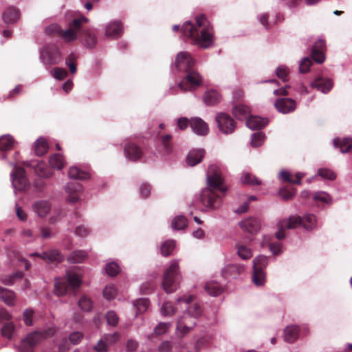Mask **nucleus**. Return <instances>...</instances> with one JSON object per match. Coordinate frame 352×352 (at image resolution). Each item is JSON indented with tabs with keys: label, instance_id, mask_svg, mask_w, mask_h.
Returning a JSON list of instances; mask_svg holds the SVG:
<instances>
[{
	"label": "nucleus",
	"instance_id": "1",
	"mask_svg": "<svg viewBox=\"0 0 352 352\" xmlns=\"http://www.w3.org/2000/svg\"><path fill=\"white\" fill-rule=\"evenodd\" d=\"M207 186L200 192L199 202L203 206L202 211L212 212L221 206V197L214 192L218 190L225 192L228 188L224 185L221 168L216 164L209 165L206 173Z\"/></svg>",
	"mask_w": 352,
	"mask_h": 352
},
{
	"label": "nucleus",
	"instance_id": "2",
	"mask_svg": "<svg viewBox=\"0 0 352 352\" xmlns=\"http://www.w3.org/2000/svg\"><path fill=\"white\" fill-rule=\"evenodd\" d=\"M183 34L190 38L199 47L206 49L213 44V33L205 16L200 14L195 18V23H184L182 28Z\"/></svg>",
	"mask_w": 352,
	"mask_h": 352
},
{
	"label": "nucleus",
	"instance_id": "3",
	"mask_svg": "<svg viewBox=\"0 0 352 352\" xmlns=\"http://www.w3.org/2000/svg\"><path fill=\"white\" fill-rule=\"evenodd\" d=\"M182 275L179 268V261H170L164 271L162 287L166 293H172L177 289Z\"/></svg>",
	"mask_w": 352,
	"mask_h": 352
},
{
	"label": "nucleus",
	"instance_id": "4",
	"mask_svg": "<svg viewBox=\"0 0 352 352\" xmlns=\"http://www.w3.org/2000/svg\"><path fill=\"white\" fill-rule=\"evenodd\" d=\"M82 275L78 270H68L65 275L67 283L63 282L60 278L55 279L54 292L57 296H64L69 289H77L82 284Z\"/></svg>",
	"mask_w": 352,
	"mask_h": 352
},
{
	"label": "nucleus",
	"instance_id": "5",
	"mask_svg": "<svg viewBox=\"0 0 352 352\" xmlns=\"http://www.w3.org/2000/svg\"><path fill=\"white\" fill-rule=\"evenodd\" d=\"M55 333V328L52 326L47 330L41 332L38 331L29 333L24 340H22L19 349L21 352L28 351L29 348L32 347L43 339L53 336Z\"/></svg>",
	"mask_w": 352,
	"mask_h": 352
},
{
	"label": "nucleus",
	"instance_id": "6",
	"mask_svg": "<svg viewBox=\"0 0 352 352\" xmlns=\"http://www.w3.org/2000/svg\"><path fill=\"white\" fill-rule=\"evenodd\" d=\"M300 216L292 214L289 217L280 219L276 222V228L278 229L275 235L278 240L283 239L286 237L285 230H295L300 228Z\"/></svg>",
	"mask_w": 352,
	"mask_h": 352
},
{
	"label": "nucleus",
	"instance_id": "7",
	"mask_svg": "<svg viewBox=\"0 0 352 352\" xmlns=\"http://www.w3.org/2000/svg\"><path fill=\"white\" fill-rule=\"evenodd\" d=\"M40 60L45 65L58 64L62 60L60 51L54 44L45 45L40 50Z\"/></svg>",
	"mask_w": 352,
	"mask_h": 352
},
{
	"label": "nucleus",
	"instance_id": "8",
	"mask_svg": "<svg viewBox=\"0 0 352 352\" xmlns=\"http://www.w3.org/2000/svg\"><path fill=\"white\" fill-rule=\"evenodd\" d=\"M185 76L177 85V88L182 91H191L192 89L201 85L202 77L195 69L191 68L185 72Z\"/></svg>",
	"mask_w": 352,
	"mask_h": 352
},
{
	"label": "nucleus",
	"instance_id": "9",
	"mask_svg": "<svg viewBox=\"0 0 352 352\" xmlns=\"http://www.w3.org/2000/svg\"><path fill=\"white\" fill-rule=\"evenodd\" d=\"M88 22V19L80 16L74 18L69 23L67 30L61 32V37L65 42H72L77 39L82 23Z\"/></svg>",
	"mask_w": 352,
	"mask_h": 352
},
{
	"label": "nucleus",
	"instance_id": "10",
	"mask_svg": "<svg viewBox=\"0 0 352 352\" xmlns=\"http://www.w3.org/2000/svg\"><path fill=\"white\" fill-rule=\"evenodd\" d=\"M13 170L10 173L12 184L16 190H26L30 184L25 176V170L23 168L18 167L16 163H12Z\"/></svg>",
	"mask_w": 352,
	"mask_h": 352
},
{
	"label": "nucleus",
	"instance_id": "11",
	"mask_svg": "<svg viewBox=\"0 0 352 352\" xmlns=\"http://www.w3.org/2000/svg\"><path fill=\"white\" fill-rule=\"evenodd\" d=\"M190 312H184L177 319L176 333L182 337L189 332L196 324V319L190 316Z\"/></svg>",
	"mask_w": 352,
	"mask_h": 352
},
{
	"label": "nucleus",
	"instance_id": "12",
	"mask_svg": "<svg viewBox=\"0 0 352 352\" xmlns=\"http://www.w3.org/2000/svg\"><path fill=\"white\" fill-rule=\"evenodd\" d=\"M215 120L219 130L224 134H230L235 129V122L225 113H218L216 115Z\"/></svg>",
	"mask_w": 352,
	"mask_h": 352
},
{
	"label": "nucleus",
	"instance_id": "13",
	"mask_svg": "<svg viewBox=\"0 0 352 352\" xmlns=\"http://www.w3.org/2000/svg\"><path fill=\"white\" fill-rule=\"evenodd\" d=\"M194 65L195 60L188 52H181L176 56L175 67L177 70L186 72L192 68Z\"/></svg>",
	"mask_w": 352,
	"mask_h": 352
},
{
	"label": "nucleus",
	"instance_id": "14",
	"mask_svg": "<svg viewBox=\"0 0 352 352\" xmlns=\"http://www.w3.org/2000/svg\"><path fill=\"white\" fill-rule=\"evenodd\" d=\"M239 226L247 233L256 234L261 228V223L258 219L251 217L239 221Z\"/></svg>",
	"mask_w": 352,
	"mask_h": 352
},
{
	"label": "nucleus",
	"instance_id": "15",
	"mask_svg": "<svg viewBox=\"0 0 352 352\" xmlns=\"http://www.w3.org/2000/svg\"><path fill=\"white\" fill-rule=\"evenodd\" d=\"M67 193V201L75 204L80 200V195L82 192V186L76 182H68L65 187Z\"/></svg>",
	"mask_w": 352,
	"mask_h": 352
},
{
	"label": "nucleus",
	"instance_id": "16",
	"mask_svg": "<svg viewBox=\"0 0 352 352\" xmlns=\"http://www.w3.org/2000/svg\"><path fill=\"white\" fill-rule=\"evenodd\" d=\"M274 106L278 112L287 114L296 109V103L290 98H283L277 99L274 102Z\"/></svg>",
	"mask_w": 352,
	"mask_h": 352
},
{
	"label": "nucleus",
	"instance_id": "17",
	"mask_svg": "<svg viewBox=\"0 0 352 352\" xmlns=\"http://www.w3.org/2000/svg\"><path fill=\"white\" fill-rule=\"evenodd\" d=\"M125 157L132 162L140 160L142 156V151L140 146L133 142H129L124 146Z\"/></svg>",
	"mask_w": 352,
	"mask_h": 352
},
{
	"label": "nucleus",
	"instance_id": "18",
	"mask_svg": "<svg viewBox=\"0 0 352 352\" xmlns=\"http://www.w3.org/2000/svg\"><path fill=\"white\" fill-rule=\"evenodd\" d=\"M300 228L306 231H313L319 228L317 217L312 213H306L300 217Z\"/></svg>",
	"mask_w": 352,
	"mask_h": 352
},
{
	"label": "nucleus",
	"instance_id": "19",
	"mask_svg": "<svg viewBox=\"0 0 352 352\" xmlns=\"http://www.w3.org/2000/svg\"><path fill=\"white\" fill-rule=\"evenodd\" d=\"M24 164L34 168L35 173L40 177L49 178L53 175V171L42 161L36 163L34 162H24Z\"/></svg>",
	"mask_w": 352,
	"mask_h": 352
},
{
	"label": "nucleus",
	"instance_id": "20",
	"mask_svg": "<svg viewBox=\"0 0 352 352\" xmlns=\"http://www.w3.org/2000/svg\"><path fill=\"white\" fill-rule=\"evenodd\" d=\"M190 126L192 132L198 135H206L209 131L208 124L198 117L190 119Z\"/></svg>",
	"mask_w": 352,
	"mask_h": 352
},
{
	"label": "nucleus",
	"instance_id": "21",
	"mask_svg": "<svg viewBox=\"0 0 352 352\" xmlns=\"http://www.w3.org/2000/svg\"><path fill=\"white\" fill-rule=\"evenodd\" d=\"M244 270L243 265L228 264L222 270V276L226 279L236 278Z\"/></svg>",
	"mask_w": 352,
	"mask_h": 352
},
{
	"label": "nucleus",
	"instance_id": "22",
	"mask_svg": "<svg viewBox=\"0 0 352 352\" xmlns=\"http://www.w3.org/2000/svg\"><path fill=\"white\" fill-rule=\"evenodd\" d=\"M122 31L123 28L120 22L111 21L106 25L104 35L110 38H118L121 36Z\"/></svg>",
	"mask_w": 352,
	"mask_h": 352
},
{
	"label": "nucleus",
	"instance_id": "23",
	"mask_svg": "<svg viewBox=\"0 0 352 352\" xmlns=\"http://www.w3.org/2000/svg\"><path fill=\"white\" fill-rule=\"evenodd\" d=\"M310 86L324 94H326L333 87V82L330 78L320 77L313 81Z\"/></svg>",
	"mask_w": 352,
	"mask_h": 352
},
{
	"label": "nucleus",
	"instance_id": "24",
	"mask_svg": "<svg viewBox=\"0 0 352 352\" xmlns=\"http://www.w3.org/2000/svg\"><path fill=\"white\" fill-rule=\"evenodd\" d=\"M34 212L40 217H45L51 210V206L48 201L39 200L32 205Z\"/></svg>",
	"mask_w": 352,
	"mask_h": 352
},
{
	"label": "nucleus",
	"instance_id": "25",
	"mask_svg": "<svg viewBox=\"0 0 352 352\" xmlns=\"http://www.w3.org/2000/svg\"><path fill=\"white\" fill-rule=\"evenodd\" d=\"M31 256H37L45 261L49 262H60L63 259V256L57 250H52L48 252H43L41 254L35 252L31 254Z\"/></svg>",
	"mask_w": 352,
	"mask_h": 352
},
{
	"label": "nucleus",
	"instance_id": "26",
	"mask_svg": "<svg viewBox=\"0 0 352 352\" xmlns=\"http://www.w3.org/2000/svg\"><path fill=\"white\" fill-rule=\"evenodd\" d=\"M202 99L206 105L214 106L221 102V96L217 90L209 89L204 94Z\"/></svg>",
	"mask_w": 352,
	"mask_h": 352
},
{
	"label": "nucleus",
	"instance_id": "27",
	"mask_svg": "<svg viewBox=\"0 0 352 352\" xmlns=\"http://www.w3.org/2000/svg\"><path fill=\"white\" fill-rule=\"evenodd\" d=\"M268 122L269 120L267 118L248 116L246 120V125L252 130H256L265 127Z\"/></svg>",
	"mask_w": 352,
	"mask_h": 352
},
{
	"label": "nucleus",
	"instance_id": "28",
	"mask_svg": "<svg viewBox=\"0 0 352 352\" xmlns=\"http://www.w3.org/2000/svg\"><path fill=\"white\" fill-rule=\"evenodd\" d=\"M205 151L203 148L192 149L189 151L186 157V163L190 166H194L200 163L204 156Z\"/></svg>",
	"mask_w": 352,
	"mask_h": 352
},
{
	"label": "nucleus",
	"instance_id": "29",
	"mask_svg": "<svg viewBox=\"0 0 352 352\" xmlns=\"http://www.w3.org/2000/svg\"><path fill=\"white\" fill-rule=\"evenodd\" d=\"M206 292L210 296H217L223 292V286L222 283H219L214 279H211L206 283Z\"/></svg>",
	"mask_w": 352,
	"mask_h": 352
},
{
	"label": "nucleus",
	"instance_id": "30",
	"mask_svg": "<svg viewBox=\"0 0 352 352\" xmlns=\"http://www.w3.org/2000/svg\"><path fill=\"white\" fill-rule=\"evenodd\" d=\"M305 176V174L301 172H298L295 174V179H293L292 174L285 170H281L278 174V179L282 182H287L291 184H300L301 179Z\"/></svg>",
	"mask_w": 352,
	"mask_h": 352
},
{
	"label": "nucleus",
	"instance_id": "31",
	"mask_svg": "<svg viewBox=\"0 0 352 352\" xmlns=\"http://www.w3.org/2000/svg\"><path fill=\"white\" fill-rule=\"evenodd\" d=\"M300 328L297 325H289L284 330V339L286 342L292 343L295 342L299 335Z\"/></svg>",
	"mask_w": 352,
	"mask_h": 352
},
{
	"label": "nucleus",
	"instance_id": "32",
	"mask_svg": "<svg viewBox=\"0 0 352 352\" xmlns=\"http://www.w3.org/2000/svg\"><path fill=\"white\" fill-rule=\"evenodd\" d=\"M16 144V141L10 134L0 136V150L3 151L11 150Z\"/></svg>",
	"mask_w": 352,
	"mask_h": 352
},
{
	"label": "nucleus",
	"instance_id": "33",
	"mask_svg": "<svg viewBox=\"0 0 352 352\" xmlns=\"http://www.w3.org/2000/svg\"><path fill=\"white\" fill-rule=\"evenodd\" d=\"M20 13L18 9L10 7L8 8L3 14V19L6 23H13L19 18Z\"/></svg>",
	"mask_w": 352,
	"mask_h": 352
},
{
	"label": "nucleus",
	"instance_id": "34",
	"mask_svg": "<svg viewBox=\"0 0 352 352\" xmlns=\"http://www.w3.org/2000/svg\"><path fill=\"white\" fill-rule=\"evenodd\" d=\"M68 176L71 179L84 180L89 177V173L81 170L76 166H72L68 170Z\"/></svg>",
	"mask_w": 352,
	"mask_h": 352
},
{
	"label": "nucleus",
	"instance_id": "35",
	"mask_svg": "<svg viewBox=\"0 0 352 352\" xmlns=\"http://www.w3.org/2000/svg\"><path fill=\"white\" fill-rule=\"evenodd\" d=\"M0 298L8 306L15 304V294L8 289L0 287Z\"/></svg>",
	"mask_w": 352,
	"mask_h": 352
},
{
	"label": "nucleus",
	"instance_id": "36",
	"mask_svg": "<svg viewBox=\"0 0 352 352\" xmlns=\"http://www.w3.org/2000/svg\"><path fill=\"white\" fill-rule=\"evenodd\" d=\"M236 249L237 255L243 260H248L253 255L251 248L241 243L236 244Z\"/></svg>",
	"mask_w": 352,
	"mask_h": 352
},
{
	"label": "nucleus",
	"instance_id": "37",
	"mask_svg": "<svg viewBox=\"0 0 352 352\" xmlns=\"http://www.w3.org/2000/svg\"><path fill=\"white\" fill-rule=\"evenodd\" d=\"M34 150L38 156L45 154L48 150V144L46 140L43 138H38L34 142Z\"/></svg>",
	"mask_w": 352,
	"mask_h": 352
},
{
	"label": "nucleus",
	"instance_id": "38",
	"mask_svg": "<svg viewBox=\"0 0 352 352\" xmlns=\"http://www.w3.org/2000/svg\"><path fill=\"white\" fill-rule=\"evenodd\" d=\"M170 226L174 231L183 230L187 226V219L183 215L175 216L171 220Z\"/></svg>",
	"mask_w": 352,
	"mask_h": 352
},
{
	"label": "nucleus",
	"instance_id": "39",
	"mask_svg": "<svg viewBox=\"0 0 352 352\" xmlns=\"http://www.w3.org/2000/svg\"><path fill=\"white\" fill-rule=\"evenodd\" d=\"M313 200L318 204L329 205L332 203V198L324 191H318L314 194Z\"/></svg>",
	"mask_w": 352,
	"mask_h": 352
},
{
	"label": "nucleus",
	"instance_id": "40",
	"mask_svg": "<svg viewBox=\"0 0 352 352\" xmlns=\"http://www.w3.org/2000/svg\"><path fill=\"white\" fill-rule=\"evenodd\" d=\"M87 257V253L84 250H76L69 254L67 257L69 262L72 263H80Z\"/></svg>",
	"mask_w": 352,
	"mask_h": 352
},
{
	"label": "nucleus",
	"instance_id": "41",
	"mask_svg": "<svg viewBox=\"0 0 352 352\" xmlns=\"http://www.w3.org/2000/svg\"><path fill=\"white\" fill-rule=\"evenodd\" d=\"M253 283L258 287L264 285L266 281V273L265 270H253L252 278Z\"/></svg>",
	"mask_w": 352,
	"mask_h": 352
},
{
	"label": "nucleus",
	"instance_id": "42",
	"mask_svg": "<svg viewBox=\"0 0 352 352\" xmlns=\"http://www.w3.org/2000/svg\"><path fill=\"white\" fill-rule=\"evenodd\" d=\"M335 146L339 145L340 151L343 153L348 152L352 148V139L349 138H343L340 140L338 138L333 140Z\"/></svg>",
	"mask_w": 352,
	"mask_h": 352
},
{
	"label": "nucleus",
	"instance_id": "43",
	"mask_svg": "<svg viewBox=\"0 0 352 352\" xmlns=\"http://www.w3.org/2000/svg\"><path fill=\"white\" fill-rule=\"evenodd\" d=\"M176 311L177 308L169 301L164 302L160 307V314L164 317H171Z\"/></svg>",
	"mask_w": 352,
	"mask_h": 352
},
{
	"label": "nucleus",
	"instance_id": "44",
	"mask_svg": "<svg viewBox=\"0 0 352 352\" xmlns=\"http://www.w3.org/2000/svg\"><path fill=\"white\" fill-rule=\"evenodd\" d=\"M49 163L54 169L60 170L65 166V160L60 154H54L50 156Z\"/></svg>",
	"mask_w": 352,
	"mask_h": 352
},
{
	"label": "nucleus",
	"instance_id": "45",
	"mask_svg": "<svg viewBox=\"0 0 352 352\" xmlns=\"http://www.w3.org/2000/svg\"><path fill=\"white\" fill-rule=\"evenodd\" d=\"M232 113L236 118L243 119L248 117L250 109L245 105L239 104L233 108Z\"/></svg>",
	"mask_w": 352,
	"mask_h": 352
},
{
	"label": "nucleus",
	"instance_id": "46",
	"mask_svg": "<svg viewBox=\"0 0 352 352\" xmlns=\"http://www.w3.org/2000/svg\"><path fill=\"white\" fill-rule=\"evenodd\" d=\"M268 265V258L264 255H258L253 260V270H265Z\"/></svg>",
	"mask_w": 352,
	"mask_h": 352
},
{
	"label": "nucleus",
	"instance_id": "47",
	"mask_svg": "<svg viewBox=\"0 0 352 352\" xmlns=\"http://www.w3.org/2000/svg\"><path fill=\"white\" fill-rule=\"evenodd\" d=\"M97 43V37L96 33L91 30H87L85 32L84 43L87 47H94Z\"/></svg>",
	"mask_w": 352,
	"mask_h": 352
},
{
	"label": "nucleus",
	"instance_id": "48",
	"mask_svg": "<svg viewBox=\"0 0 352 352\" xmlns=\"http://www.w3.org/2000/svg\"><path fill=\"white\" fill-rule=\"evenodd\" d=\"M176 243L174 240L164 242L160 247V252L164 256H169L175 249Z\"/></svg>",
	"mask_w": 352,
	"mask_h": 352
},
{
	"label": "nucleus",
	"instance_id": "49",
	"mask_svg": "<svg viewBox=\"0 0 352 352\" xmlns=\"http://www.w3.org/2000/svg\"><path fill=\"white\" fill-rule=\"evenodd\" d=\"M1 333L4 338H12L16 333V328L12 322L6 323L1 329Z\"/></svg>",
	"mask_w": 352,
	"mask_h": 352
},
{
	"label": "nucleus",
	"instance_id": "50",
	"mask_svg": "<svg viewBox=\"0 0 352 352\" xmlns=\"http://www.w3.org/2000/svg\"><path fill=\"white\" fill-rule=\"evenodd\" d=\"M296 194V190L292 187L282 188L278 191L279 196L285 201L292 199Z\"/></svg>",
	"mask_w": 352,
	"mask_h": 352
},
{
	"label": "nucleus",
	"instance_id": "51",
	"mask_svg": "<svg viewBox=\"0 0 352 352\" xmlns=\"http://www.w3.org/2000/svg\"><path fill=\"white\" fill-rule=\"evenodd\" d=\"M133 305L136 308L138 313L145 312L149 307L150 302L148 298H140L133 301ZM137 315H135L136 316Z\"/></svg>",
	"mask_w": 352,
	"mask_h": 352
},
{
	"label": "nucleus",
	"instance_id": "52",
	"mask_svg": "<svg viewBox=\"0 0 352 352\" xmlns=\"http://www.w3.org/2000/svg\"><path fill=\"white\" fill-rule=\"evenodd\" d=\"M241 181L243 184H247L252 186L261 184V180H259L254 175L249 173H243L241 177Z\"/></svg>",
	"mask_w": 352,
	"mask_h": 352
},
{
	"label": "nucleus",
	"instance_id": "53",
	"mask_svg": "<svg viewBox=\"0 0 352 352\" xmlns=\"http://www.w3.org/2000/svg\"><path fill=\"white\" fill-rule=\"evenodd\" d=\"M104 271L109 276H115L120 272V268L117 263L111 261L106 264Z\"/></svg>",
	"mask_w": 352,
	"mask_h": 352
},
{
	"label": "nucleus",
	"instance_id": "54",
	"mask_svg": "<svg viewBox=\"0 0 352 352\" xmlns=\"http://www.w3.org/2000/svg\"><path fill=\"white\" fill-rule=\"evenodd\" d=\"M117 293V289L113 284L107 285L103 289V296L108 300L114 299Z\"/></svg>",
	"mask_w": 352,
	"mask_h": 352
},
{
	"label": "nucleus",
	"instance_id": "55",
	"mask_svg": "<svg viewBox=\"0 0 352 352\" xmlns=\"http://www.w3.org/2000/svg\"><path fill=\"white\" fill-rule=\"evenodd\" d=\"M78 306L84 311H90L93 308V302L90 298L83 296L78 301Z\"/></svg>",
	"mask_w": 352,
	"mask_h": 352
},
{
	"label": "nucleus",
	"instance_id": "56",
	"mask_svg": "<svg viewBox=\"0 0 352 352\" xmlns=\"http://www.w3.org/2000/svg\"><path fill=\"white\" fill-rule=\"evenodd\" d=\"M289 69L287 66L282 65H279L276 69V76L281 79L283 82L288 80V75L289 74Z\"/></svg>",
	"mask_w": 352,
	"mask_h": 352
},
{
	"label": "nucleus",
	"instance_id": "57",
	"mask_svg": "<svg viewBox=\"0 0 352 352\" xmlns=\"http://www.w3.org/2000/svg\"><path fill=\"white\" fill-rule=\"evenodd\" d=\"M265 138L263 133H256L252 134L251 138V146L252 147H258L263 144Z\"/></svg>",
	"mask_w": 352,
	"mask_h": 352
},
{
	"label": "nucleus",
	"instance_id": "58",
	"mask_svg": "<svg viewBox=\"0 0 352 352\" xmlns=\"http://www.w3.org/2000/svg\"><path fill=\"white\" fill-rule=\"evenodd\" d=\"M170 135H165L161 138V146L165 153L168 154L172 151V144Z\"/></svg>",
	"mask_w": 352,
	"mask_h": 352
},
{
	"label": "nucleus",
	"instance_id": "59",
	"mask_svg": "<svg viewBox=\"0 0 352 352\" xmlns=\"http://www.w3.org/2000/svg\"><path fill=\"white\" fill-rule=\"evenodd\" d=\"M317 175L321 177L323 179L329 180H334L336 177L335 173L328 168L318 169Z\"/></svg>",
	"mask_w": 352,
	"mask_h": 352
},
{
	"label": "nucleus",
	"instance_id": "60",
	"mask_svg": "<svg viewBox=\"0 0 352 352\" xmlns=\"http://www.w3.org/2000/svg\"><path fill=\"white\" fill-rule=\"evenodd\" d=\"M84 337L83 333L81 331H76L71 333L69 336V342L74 344H78Z\"/></svg>",
	"mask_w": 352,
	"mask_h": 352
},
{
	"label": "nucleus",
	"instance_id": "61",
	"mask_svg": "<svg viewBox=\"0 0 352 352\" xmlns=\"http://www.w3.org/2000/svg\"><path fill=\"white\" fill-rule=\"evenodd\" d=\"M52 76L58 80H61L67 77V72L63 68L60 67H55L52 72H51Z\"/></svg>",
	"mask_w": 352,
	"mask_h": 352
},
{
	"label": "nucleus",
	"instance_id": "62",
	"mask_svg": "<svg viewBox=\"0 0 352 352\" xmlns=\"http://www.w3.org/2000/svg\"><path fill=\"white\" fill-rule=\"evenodd\" d=\"M171 327L170 322H160L155 328L154 332L156 335H162L165 333Z\"/></svg>",
	"mask_w": 352,
	"mask_h": 352
},
{
	"label": "nucleus",
	"instance_id": "63",
	"mask_svg": "<svg viewBox=\"0 0 352 352\" xmlns=\"http://www.w3.org/2000/svg\"><path fill=\"white\" fill-rule=\"evenodd\" d=\"M312 65L311 60L308 57L303 58L300 62L299 72L300 73H306L309 72L311 65Z\"/></svg>",
	"mask_w": 352,
	"mask_h": 352
},
{
	"label": "nucleus",
	"instance_id": "64",
	"mask_svg": "<svg viewBox=\"0 0 352 352\" xmlns=\"http://www.w3.org/2000/svg\"><path fill=\"white\" fill-rule=\"evenodd\" d=\"M108 344H107L105 340L102 337L94 346V350L96 352H107L108 351Z\"/></svg>",
	"mask_w": 352,
	"mask_h": 352
}]
</instances>
